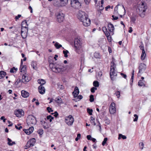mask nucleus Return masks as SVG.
Returning <instances> with one entry per match:
<instances>
[{
    "instance_id": "47",
    "label": "nucleus",
    "mask_w": 151,
    "mask_h": 151,
    "mask_svg": "<svg viewBox=\"0 0 151 151\" xmlns=\"http://www.w3.org/2000/svg\"><path fill=\"white\" fill-rule=\"evenodd\" d=\"M36 64L35 62H32V63L31 65L34 69H36Z\"/></svg>"
},
{
    "instance_id": "11",
    "label": "nucleus",
    "mask_w": 151,
    "mask_h": 151,
    "mask_svg": "<svg viewBox=\"0 0 151 151\" xmlns=\"http://www.w3.org/2000/svg\"><path fill=\"white\" fill-rule=\"evenodd\" d=\"M74 44L75 50L77 52V50H79L81 47L80 40L78 38L75 39L74 40Z\"/></svg>"
},
{
    "instance_id": "40",
    "label": "nucleus",
    "mask_w": 151,
    "mask_h": 151,
    "mask_svg": "<svg viewBox=\"0 0 151 151\" xmlns=\"http://www.w3.org/2000/svg\"><path fill=\"white\" fill-rule=\"evenodd\" d=\"M63 52L64 55V57L66 58L68 56V53L69 52L67 50H63Z\"/></svg>"
},
{
    "instance_id": "8",
    "label": "nucleus",
    "mask_w": 151,
    "mask_h": 151,
    "mask_svg": "<svg viewBox=\"0 0 151 151\" xmlns=\"http://www.w3.org/2000/svg\"><path fill=\"white\" fill-rule=\"evenodd\" d=\"M74 119L71 115L67 116L65 118V122L68 125H72L74 122Z\"/></svg>"
},
{
    "instance_id": "57",
    "label": "nucleus",
    "mask_w": 151,
    "mask_h": 151,
    "mask_svg": "<svg viewBox=\"0 0 151 151\" xmlns=\"http://www.w3.org/2000/svg\"><path fill=\"white\" fill-rule=\"evenodd\" d=\"M1 119L3 120V122H5L6 120V119H5V117L4 116H2L0 118Z\"/></svg>"
},
{
    "instance_id": "29",
    "label": "nucleus",
    "mask_w": 151,
    "mask_h": 151,
    "mask_svg": "<svg viewBox=\"0 0 151 151\" xmlns=\"http://www.w3.org/2000/svg\"><path fill=\"white\" fill-rule=\"evenodd\" d=\"M77 96V98L76 99H73V100L77 101H79L80 100L82 99L83 98V96L81 95H80Z\"/></svg>"
},
{
    "instance_id": "55",
    "label": "nucleus",
    "mask_w": 151,
    "mask_h": 151,
    "mask_svg": "<svg viewBox=\"0 0 151 151\" xmlns=\"http://www.w3.org/2000/svg\"><path fill=\"white\" fill-rule=\"evenodd\" d=\"M120 74L122 76V77L124 78H125V79L126 78L127 76L126 74H125L122 73H120Z\"/></svg>"
},
{
    "instance_id": "27",
    "label": "nucleus",
    "mask_w": 151,
    "mask_h": 151,
    "mask_svg": "<svg viewBox=\"0 0 151 151\" xmlns=\"http://www.w3.org/2000/svg\"><path fill=\"white\" fill-rule=\"evenodd\" d=\"M41 124L43 126V128L46 129H47L48 127H47V124L43 120H42L40 121Z\"/></svg>"
},
{
    "instance_id": "18",
    "label": "nucleus",
    "mask_w": 151,
    "mask_h": 151,
    "mask_svg": "<svg viewBox=\"0 0 151 151\" xmlns=\"http://www.w3.org/2000/svg\"><path fill=\"white\" fill-rule=\"evenodd\" d=\"M38 90L40 93L41 94H43L45 93V89L42 85H40L38 87Z\"/></svg>"
},
{
    "instance_id": "63",
    "label": "nucleus",
    "mask_w": 151,
    "mask_h": 151,
    "mask_svg": "<svg viewBox=\"0 0 151 151\" xmlns=\"http://www.w3.org/2000/svg\"><path fill=\"white\" fill-rule=\"evenodd\" d=\"M102 30L103 32H105L106 31L107 29L106 27H102Z\"/></svg>"
},
{
    "instance_id": "25",
    "label": "nucleus",
    "mask_w": 151,
    "mask_h": 151,
    "mask_svg": "<svg viewBox=\"0 0 151 151\" xmlns=\"http://www.w3.org/2000/svg\"><path fill=\"white\" fill-rule=\"evenodd\" d=\"M19 69L20 70L21 72L24 74L26 73V69L25 66L22 65V66H20Z\"/></svg>"
},
{
    "instance_id": "33",
    "label": "nucleus",
    "mask_w": 151,
    "mask_h": 151,
    "mask_svg": "<svg viewBox=\"0 0 151 151\" xmlns=\"http://www.w3.org/2000/svg\"><path fill=\"white\" fill-rule=\"evenodd\" d=\"M55 46L57 49H59V48L62 47V45H61L59 44L57 42H56L55 44Z\"/></svg>"
},
{
    "instance_id": "1",
    "label": "nucleus",
    "mask_w": 151,
    "mask_h": 151,
    "mask_svg": "<svg viewBox=\"0 0 151 151\" xmlns=\"http://www.w3.org/2000/svg\"><path fill=\"white\" fill-rule=\"evenodd\" d=\"M88 17V15L85 12L82 11H79L78 14V18L85 26H89L91 23L90 20Z\"/></svg>"
},
{
    "instance_id": "38",
    "label": "nucleus",
    "mask_w": 151,
    "mask_h": 151,
    "mask_svg": "<svg viewBox=\"0 0 151 151\" xmlns=\"http://www.w3.org/2000/svg\"><path fill=\"white\" fill-rule=\"evenodd\" d=\"M94 56L96 58H99L100 56L99 53L95 52L94 54Z\"/></svg>"
},
{
    "instance_id": "12",
    "label": "nucleus",
    "mask_w": 151,
    "mask_h": 151,
    "mask_svg": "<svg viewBox=\"0 0 151 151\" xmlns=\"http://www.w3.org/2000/svg\"><path fill=\"white\" fill-rule=\"evenodd\" d=\"M35 142L36 140L35 138H32L31 139L27 142L25 147L27 148L32 147L34 145Z\"/></svg>"
},
{
    "instance_id": "4",
    "label": "nucleus",
    "mask_w": 151,
    "mask_h": 151,
    "mask_svg": "<svg viewBox=\"0 0 151 151\" xmlns=\"http://www.w3.org/2000/svg\"><path fill=\"white\" fill-rule=\"evenodd\" d=\"M24 24H27V22L26 20H24V21H23L22 22V25H24ZM28 28L26 26L24 27L23 26H22V30L21 31V35L23 39L26 38L27 35V34L28 31Z\"/></svg>"
},
{
    "instance_id": "31",
    "label": "nucleus",
    "mask_w": 151,
    "mask_h": 151,
    "mask_svg": "<svg viewBox=\"0 0 151 151\" xmlns=\"http://www.w3.org/2000/svg\"><path fill=\"white\" fill-rule=\"evenodd\" d=\"M17 70V68H16L15 67H13L11 69L10 72L11 73H16Z\"/></svg>"
},
{
    "instance_id": "30",
    "label": "nucleus",
    "mask_w": 151,
    "mask_h": 151,
    "mask_svg": "<svg viewBox=\"0 0 151 151\" xmlns=\"http://www.w3.org/2000/svg\"><path fill=\"white\" fill-rule=\"evenodd\" d=\"M122 138V139H125L127 138L126 136L123 135L122 134H119V137L118 138V139H120Z\"/></svg>"
},
{
    "instance_id": "43",
    "label": "nucleus",
    "mask_w": 151,
    "mask_h": 151,
    "mask_svg": "<svg viewBox=\"0 0 151 151\" xmlns=\"http://www.w3.org/2000/svg\"><path fill=\"white\" fill-rule=\"evenodd\" d=\"M94 100V96L93 95H91L90 96L89 101L91 102H93Z\"/></svg>"
},
{
    "instance_id": "3",
    "label": "nucleus",
    "mask_w": 151,
    "mask_h": 151,
    "mask_svg": "<svg viewBox=\"0 0 151 151\" xmlns=\"http://www.w3.org/2000/svg\"><path fill=\"white\" fill-rule=\"evenodd\" d=\"M113 61L111 62V67L110 72V76L111 80L112 81H114V77L117 76V71L116 70V64L114 62V58H113Z\"/></svg>"
},
{
    "instance_id": "37",
    "label": "nucleus",
    "mask_w": 151,
    "mask_h": 151,
    "mask_svg": "<svg viewBox=\"0 0 151 151\" xmlns=\"http://www.w3.org/2000/svg\"><path fill=\"white\" fill-rule=\"evenodd\" d=\"M139 147L140 149L142 150L144 148V144L142 142H140L139 143Z\"/></svg>"
},
{
    "instance_id": "26",
    "label": "nucleus",
    "mask_w": 151,
    "mask_h": 151,
    "mask_svg": "<svg viewBox=\"0 0 151 151\" xmlns=\"http://www.w3.org/2000/svg\"><path fill=\"white\" fill-rule=\"evenodd\" d=\"M7 140L8 141V144L10 146L16 144L15 142H12V140L9 138H7Z\"/></svg>"
},
{
    "instance_id": "52",
    "label": "nucleus",
    "mask_w": 151,
    "mask_h": 151,
    "mask_svg": "<svg viewBox=\"0 0 151 151\" xmlns=\"http://www.w3.org/2000/svg\"><path fill=\"white\" fill-rule=\"evenodd\" d=\"M51 114H54V116H55V117H57L58 115V113L56 111H55L54 113H52Z\"/></svg>"
},
{
    "instance_id": "62",
    "label": "nucleus",
    "mask_w": 151,
    "mask_h": 151,
    "mask_svg": "<svg viewBox=\"0 0 151 151\" xmlns=\"http://www.w3.org/2000/svg\"><path fill=\"white\" fill-rule=\"evenodd\" d=\"M15 127L16 129L18 130H20L21 128H22V127L21 126H20L19 127H18L17 125H15Z\"/></svg>"
},
{
    "instance_id": "19",
    "label": "nucleus",
    "mask_w": 151,
    "mask_h": 151,
    "mask_svg": "<svg viewBox=\"0 0 151 151\" xmlns=\"http://www.w3.org/2000/svg\"><path fill=\"white\" fill-rule=\"evenodd\" d=\"M108 29L111 34H113V32L114 30V25L111 23H109L108 24Z\"/></svg>"
},
{
    "instance_id": "41",
    "label": "nucleus",
    "mask_w": 151,
    "mask_h": 151,
    "mask_svg": "<svg viewBox=\"0 0 151 151\" xmlns=\"http://www.w3.org/2000/svg\"><path fill=\"white\" fill-rule=\"evenodd\" d=\"M119 4H118L115 7L114 9V13L115 14H116L118 13V6H119Z\"/></svg>"
},
{
    "instance_id": "60",
    "label": "nucleus",
    "mask_w": 151,
    "mask_h": 151,
    "mask_svg": "<svg viewBox=\"0 0 151 151\" xmlns=\"http://www.w3.org/2000/svg\"><path fill=\"white\" fill-rule=\"evenodd\" d=\"M21 81V80L19 79H17L16 82L15 84H16L17 85L18 84H19Z\"/></svg>"
},
{
    "instance_id": "21",
    "label": "nucleus",
    "mask_w": 151,
    "mask_h": 151,
    "mask_svg": "<svg viewBox=\"0 0 151 151\" xmlns=\"http://www.w3.org/2000/svg\"><path fill=\"white\" fill-rule=\"evenodd\" d=\"M104 4V0H101V4L99 2L97 5H96V6H99V10H103L104 8V7L103 6V4Z\"/></svg>"
},
{
    "instance_id": "46",
    "label": "nucleus",
    "mask_w": 151,
    "mask_h": 151,
    "mask_svg": "<svg viewBox=\"0 0 151 151\" xmlns=\"http://www.w3.org/2000/svg\"><path fill=\"white\" fill-rule=\"evenodd\" d=\"M97 89V88L95 87H93L91 88V91L92 93H94L95 92V91Z\"/></svg>"
},
{
    "instance_id": "53",
    "label": "nucleus",
    "mask_w": 151,
    "mask_h": 151,
    "mask_svg": "<svg viewBox=\"0 0 151 151\" xmlns=\"http://www.w3.org/2000/svg\"><path fill=\"white\" fill-rule=\"evenodd\" d=\"M21 17V15L20 14L18 15L17 16H16L15 18V19L16 21L18 20L19 18H20Z\"/></svg>"
},
{
    "instance_id": "49",
    "label": "nucleus",
    "mask_w": 151,
    "mask_h": 151,
    "mask_svg": "<svg viewBox=\"0 0 151 151\" xmlns=\"http://www.w3.org/2000/svg\"><path fill=\"white\" fill-rule=\"evenodd\" d=\"M115 94L116 96H117V98H118L120 96V92L119 91H117L116 92Z\"/></svg>"
},
{
    "instance_id": "22",
    "label": "nucleus",
    "mask_w": 151,
    "mask_h": 151,
    "mask_svg": "<svg viewBox=\"0 0 151 151\" xmlns=\"http://www.w3.org/2000/svg\"><path fill=\"white\" fill-rule=\"evenodd\" d=\"M136 15L135 14H132V16L130 17L131 19V22L133 23H135V22L136 20Z\"/></svg>"
},
{
    "instance_id": "16",
    "label": "nucleus",
    "mask_w": 151,
    "mask_h": 151,
    "mask_svg": "<svg viewBox=\"0 0 151 151\" xmlns=\"http://www.w3.org/2000/svg\"><path fill=\"white\" fill-rule=\"evenodd\" d=\"M146 68V65L143 63H141L139 67V70L138 73H140L142 71L145 70Z\"/></svg>"
},
{
    "instance_id": "20",
    "label": "nucleus",
    "mask_w": 151,
    "mask_h": 151,
    "mask_svg": "<svg viewBox=\"0 0 151 151\" xmlns=\"http://www.w3.org/2000/svg\"><path fill=\"white\" fill-rule=\"evenodd\" d=\"M21 94L23 97L25 98L29 96V93L24 90L21 91Z\"/></svg>"
},
{
    "instance_id": "36",
    "label": "nucleus",
    "mask_w": 151,
    "mask_h": 151,
    "mask_svg": "<svg viewBox=\"0 0 151 151\" xmlns=\"http://www.w3.org/2000/svg\"><path fill=\"white\" fill-rule=\"evenodd\" d=\"M138 85L139 86H145V85L143 82L141 80H139L138 82Z\"/></svg>"
},
{
    "instance_id": "35",
    "label": "nucleus",
    "mask_w": 151,
    "mask_h": 151,
    "mask_svg": "<svg viewBox=\"0 0 151 151\" xmlns=\"http://www.w3.org/2000/svg\"><path fill=\"white\" fill-rule=\"evenodd\" d=\"M87 112L89 115H92L93 110L92 109H91L89 108H88L87 109Z\"/></svg>"
},
{
    "instance_id": "48",
    "label": "nucleus",
    "mask_w": 151,
    "mask_h": 151,
    "mask_svg": "<svg viewBox=\"0 0 151 151\" xmlns=\"http://www.w3.org/2000/svg\"><path fill=\"white\" fill-rule=\"evenodd\" d=\"M134 116L135 117V118L134 119L133 121L134 122H136L137 121L138 119V116L136 114L134 115Z\"/></svg>"
},
{
    "instance_id": "42",
    "label": "nucleus",
    "mask_w": 151,
    "mask_h": 151,
    "mask_svg": "<svg viewBox=\"0 0 151 151\" xmlns=\"http://www.w3.org/2000/svg\"><path fill=\"white\" fill-rule=\"evenodd\" d=\"M25 133L27 135H29L31 134V131H30L29 130L24 129L23 130Z\"/></svg>"
},
{
    "instance_id": "44",
    "label": "nucleus",
    "mask_w": 151,
    "mask_h": 151,
    "mask_svg": "<svg viewBox=\"0 0 151 151\" xmlns=\"http://www.w3.org/2000/svg\"><path fill=\"white\" fill-rule=\"evenodd\" d=\"M108 140V139L107 137H106L104 138L103 141L102 142V145L103 146H104L105 144L106 143V142Z\"/></svg>"
},
{
    "instance_id": "50",
    "label": "nucleus",
    "mask_w": 151,
    "mask_h": 151,
    "mask_svg": "<svg viewBox=\"0 0 151 151\" xmlns=\"http://www.w3.org/2000/svg\"><path fill=\"white\" fill-rule=\"evenodd\" d=\"M47 110L49 113H50V112L53 111V110L52 109V108L49 106L47 108Z\"/></svg>"
},
{
    "instance_id": "2",
    "label": "nucleus",
    "mask_w": 151,
    "mask_h": 151,
    "mask_svg": "<svg viewBox=\"0 0 151 151\" xmlns=\"http://www.w3.org/2000/svg\"><path fill=\"white\" fill-rule=\"evenodd\" d=\"M49 67L52 70L56 73L62 72L63 70L62 66L56 63H53L49 61Z\"/></svg>"
},
{
    "instance_id": "56",
    "label": "nucleus",
    "mask_w": 151,
    "mask_h": 151,
    "mask_svg": "<svg viewBox=\"0 0 151 151\" xmlns=\"http://www.w3.org/2000/svg\"><path fill=\"white\" fill-rule=\"evenodd\" d=\"M104 33L106 37L110 35L109 32L107 31L105 32H104Z\"/></svg>"
},
{
    "instance_id": "23",
    "label": "nucleus",
    "mask_w": 151,
    "mask_h": 151,
    "mask_svg": "<svg viewBox=\"0 0 151 151\" xmlns=\"http://www.w3.org/2000/svg\"><path fill=\"white\" fill-rule=\"evenodd\" d=\"M146 56V54L145 53V51L144 49L142 50V54L141 56V59L142 60H144Z\"/></svg>"
},
{
    "instance_id": "13",
    "label": "nucleus",
    "mask_w": 151,
    "mask_h": 151,
    "mask_svg": "<svg viewBox=\"0 0 151 151\" xmlns=\"http://www.w3.org/2000/svg\"><path fill=\"white\" fill-rule=\"evenodd\" d=\"M31 80V78L28 76L26 73L24 74L22 77V82L24 83H26Z\"/></svg>"
},
{
    "instance_id": "45",
    "label": "nucleus",
    "mask_w": 151,
    "mask_h": 151,
    "mask_svg": "<svg viewBox=\"0 0 151 151\" xmlns=\"http://www.w3.org/2000/svg\"><path fill=\"white\" fill-rule=\"evenodd\" d=\"M38 133L40 135H42L43 133V130L42 129H41L38 131Z\"/></svg>"
},
{
    "instance_id": "51",
    "label": "nucleus",
    "mask_w": 151,
    "mask_h": 151,
    "mask_svg": "<svg viewBox=\"0 0 151 151\" xmlns=\"http://www.w3.org/2000/svg\"><path fill=\"white\" fill-rule=\"evenodd\" d=\"M81 135L80 134H78L77 135V137L75 139V140L77 141L80 138Z\"/></svg>"
},
{
    "instance_id": "64",
    "label": "nucleus",
    "mask_w": 151,
    "mask_h": 151,
    "mask_svg": "<svg viewBox=\"0 0 151 151\" xmlns=\"http://www.w3.org/2000/svg\"><path fill=\"white\" fill-rule=\"evenodd\" d=\"M139 47L140 48V49L142 50V51L143 49H144V46L143 44L140 45L139 46Z\"/></svg>"
},
{
    "instance_id": "28",
    "label": "nucleus",
    "mask_w": 151,
    "mask_h": 151,
    "mask_svg": "<svg viewBox=\"0 0 151 151\" xmlns=\"http://www.w3.org/2000/svg\"><path fill=\"white\" fill-rule=\"evenodd\" d=\"M6 75V72L2 71L0 72V79L3 78Z\"/></svg>"
},
{
    "instance_id": "32",
    "label": "nucleus",
    "mask_w": 151,
    "mask_h": 151,
    "mask_svg": "<svg viewBox=\"0 0 151 151\" xmlns=\"http://www.w3.org/2000/svg\"><path fill=\"white\" fill-rule=\"evenodd\" d=\"M84 2L86 4H88L91 1V0H84ZM94 0V2L95 4L96 5L97 4V0Z\"/></svg>"
},
{
    "instance_id": "54",
    "label": "nucleus",
    "mask_w": 151,
    "mask_h": 151,
    "mask_svg": "<svg viewBox=\"0 0 151 151\" xmlns=\"http://www.w3.org/2000/svg\"><path fill=\"white\" fill-rule=\"evenodd\" d=\"M108 40L109 42H111V40L110 35L106 37Z\"/></svg>"
},
{
    "instance_id": "5",
    "label": "nucleus",
    "mask_w": 151,
    "mask_h": 151,
    "mask_svg": "<svg viewBox=\"0 0 151 151\" xmlns=\"http://www.w3.org/2000/svg\"><path fill=\"white\" fill-rule=\"evenodd\" d=\"M36 119L33 115H29L27 118V123L29 125H35L36 123Z\"/></svg>"
},
{
    "instance_id": "34",
    "label": "nucleus",
    "mask_w": 151,
    "mask_h": 151,
    "mask_svg": "<svg viewBox=\"0 0 151 151\" xmlns=\"http://www.w3.org/2000/svg\"><path fill=\"white\" fill-rule=\"evenodd\" d=\"M93 85L95 87H98L99 86V82L97 81H95L93 82Z\"/></svg>"
},
{
    "instance_id": "17",
    "label": "nucleus",
    "mask_w": 151,
    "mask_h": 151,
    "mask_svg": "<svg viewBox=\"0 0 151 151\" xmlns=\"http://www.w3.org/2000/svg\"><path fill=\"white\" fill-rule=\"evenodd\" d=\"M79 91L78 87L76 86L74 88V91L72 93V94L74 98L77 97L78 95L79 94Z\"/></svg>"
},
{
    "instance_id": "10",
    "label": "nucleus",
    "mask_w": 151,
    "mask_h": 151,
    "mask_svg": "<svg viewBox=\"0 0 151 151\" xmlns=\"http://www.w3.org/2000/svg\"><path fill=\"white\" fill-rule=\"evenodd\" d=\"M57 21L59 23L63 21L64 18V14L61 12H58L56 14Z\"/></svg>"
},
{
    "instance_id": "59",
    "label": "nucleus",
    "mask_w": 151,
    "mask_h": 151,
    "mask_svg": "<svg viewBox=\"0 0 151 151\" xmlns=\"http://www.w3.org/2000/svg\"><path fill=\"white\" fill-rule=\"evenodd\" d=\"M29 130L30 131H31V133L34 130V127H30Z\"/></svg>"
},
{
    "instance_id": "14",
    "label": "nucleus",
    "mask_w": 151,
    "mask_h": 151,
    "mask_svg": "<svg viewBox=\"0 0 151 151\" xmlns=\"http://www.w3.org/2000/svg\"><path fill=\"white\" fill-rule=\"evenodd\" d=\"M109 111L110 114H113L116 112V110L114 103H111L109 106Z\"/></svg>"
},
{
    "instance_id": "9",
    "label": "nucleus",
    "mask_w": 151,
    "mask_h": 151,
    "mask_svg": "<svg viewBox=\"0 0 151 151\" xmlns=\"http://www.w3.org/2000/svg\"><path fill=\"white\" fill-rule=\"evenodd\" d=\"M70 4L71 6L75 9H79L81 6L78 0H71Z\"/></svg>"
},
{
    "instance_id": "7",
    "label": "nucleus",
    "mask_w": 151,
    "mask_h": 151,
    "mask_svg": "<svg viewBox=\"0 0 151 151\" xmlns=\"http://www.w3.org/2000/svg\"><path fill=\"white\" fill-rule=\"evenodd\" d=\"M68 0H55V5L57 6H62L65 5L68 3Z\"/></svg>"
},
{
    "instance_id": "58",
    "label": "nucleus",
    "mask_w": 151,
    "mask_h": 151,
    "mask_svg": "<svg viewBox=\"0 0 151 151\" xmlns=\"http://www.w3.org/2000/svg\"><path fill=\"white\" fill-rule=\"evenodd\" d=\"M112 17L113 18V20H116L118 19V17H114V15H112Z\"/></svg>"
},
{
    "instance_id": "39",
    "label": "nucleus",
    "mask_w": 151,
    "mask_h": 151,
    "mask_svg": "<svg viewBox=\"0 0 151 151\" xmlns=\"http://www.w3.org/2000/svg\"><path fill=\"white\" fill-rule=\"evenodd\" d=\"M57 102L58 103L61 104L63 103L62 100L61 98H56Z\"/></svg>"
},
{
    "instance_id": "15",
    "label": "nucleus",
    "mask_w": 151,
    "mask_h": 151,
    "mask_svg": "<svg viewBox=\"0 0 151 151\" xmlns=\"http://www.w3.org/2000/svg\"><path fill=\"white\" fill-rule=\"evenodd\" d=\"M14 114L17 117H21L24 115V112L22 109H18L14 111Z\"/></svg>"
},
{
    "instance_id": "61",
    "label": "nucleus",
    "mask_w": 151,
    "mask_h": 151,
    "mask_svg": "<svg viewBox=\"0 0 151 151\" xmlns=\"http://www.w3.org/2000/svg\"><path fill=\"white\" fill-rule=\"evenodd\" d=\"M88 140H91V137L90 135H88L86 136Z\"/></svg>"
},
{
    "instance_id": "6",
    "label": "nucleus",
    "mask_w": 151,
    "mask_h": 151,
    "mask_svg": "<svg viewBox=\"0 0 151 151\" xmlns=\"http://www.w3.org/2000/svg\"><path fill=\"white\" fill-rule=\"evenodd\" d=\"M147 8V6L144 5L143 3H142L140 7L138 9L139 11V14L141 17H144L145 12Z\"/></svg>"
},
{
    "instance_id": "24",
    "label": "nucleus",
    "mask_w": 151,
    "mask_h": 151,
    "mask_svg": "<svg viewBox=\"0 0 151 151\" xmlns=\"http://www.w3.org/2000/svg\"><path fill=\"white\" fill-rule=\"evenodd\" d=\"M38 83L40 84V85H42L45 84L46 83V81L45 80L43 79H39L37 80Z\"/></svg>"
}]
</instances>
